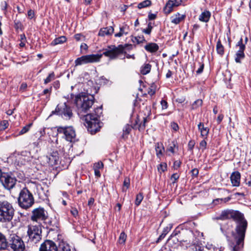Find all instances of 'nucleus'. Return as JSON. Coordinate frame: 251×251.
Returning <instances> with one entry per match:
<instances>
[{"label":"nucleus","instance_id":"f257e3e1","mask_svg":"<svg viewBox=\"0 0 251 251\" xmlns=\"http://www.w3.org/2000/svg\"><path fill=\"white\" fill-rule=\"evenodd\" d=\"M95 100L94 97L91 95L79 94L75 97V104L77 107L78 114L85 116V126L88 131L92 134L100 130L101 127L100 117L102 115L101 107H98L92 113L84 114L87 113L92 108Z\"/></svg>","mask_w":251,"mask_h":251},{"label":"nucleus","instance_id":"f03ea898","mask_svg":"<svg viewBox=\"0 0 251 251\" xmlns=\"http://www.w3.org/2000/svg\"><path fill=\"white\" fill-rule=\"evenodd\" d=\"M125 47L122 45L118 46L110 45L105 49H103L102 54H92L81 56L77 58L75 61V66L81 65L88 63L98 62L101 58L102 55L109 57L110 59H115L118 56L123 53L126 54L124 51Z\"/></svg>","mask_w":251,"mask_h":251},{"label":"nucleus","instance_id":"7ed1b4c3","mask_svg":"<svg viewBox=\"0 0 251 251\" xmlns=\"http://www.w3.org/2000/svg\"><path fill=\"white\" fill-rule=\"evenodd\" d=\"M233 219L237 221L236 230L240 238L244 236L247 227L248 223L243 214L238 211L226 209L222 211L221 214L213 218L214 220H225Z\"/></svg>","mask_w":251,"mask_h":251},{"label":"nucleus","instance_id":"20e7f679","mask_svg":"<svg viewBox=\"0 0 251 251\" xmlns=\"http://www.w3.org/2000/svg\"><path fill=\"white\" fill-rule=\"evenodd\" d=\"M233 228V223L231 221H228L226 224L221 225L220 227L221 230L225 233L226 236L231 234L234 238V242L230 244L232 251H242L244 246L245 233L243 238L241 239L237 232L236 228H235V232H234Z\"/></svg>","mask_w":251,"mask_h":251},{"label":"nucleus","instance_id":"39448f33","mask_svg":"<svg viewBox=\"0 0 251 251\" xmlns=\"http://www.w3.org/2000/svg\"><path fill=\"white\" fill-rule=\"evenodd\" d=\"M15 210L12 203L7 201H0V222L7 223L12 221Z\"/></svg>","mask_w":251,"mask_h":251},{"label":"nucleus","instance_id":"423d86ee","mask_svg":"<svg viewBox=\"0 0 251 251\" xmlns=\"http://www.w3.org/2000/svg\"><path fill=\"white\" fill-rule=\"evenodd\" d=\"M17 202L20 208L27 210L34 204V198L32 193L26 187H24L20 191Z\"/></svg>","mask_w":251,"mask_h":251},{"label":"nucleus","instance_id":"0eeeda50","mask_svg":"<svg viewBox=\"0 0 251 251\" xmlns=\"http://www.w3.org/2000/svg\"><path fill=\"white\" fill-rule=\"evenodd\" d=\"M39 251H71V249L65 242H60L57 246L52 241L47 240L41 244Z\"/></svg>","mask_w":251,"mask_h":251},{"label":"nucleus","instance_id":"6e6552de","mask_svg":"<svg viewBox=\"0 0 251 251\" xmlns=\"http://www.w3.org/2000/svg\"><path fill=\"white\" fill-rule=\"evenodd\" d=\"M150 120L149 115H147L146 117H141V115H138L135 121V123L133 124L132 126H130L129 125H126L123 128L124 134H128L131 128L134 129H138L140 131H144L145 129L146 124L149 122Z\"/></svg>","mask_w":251,"mask_h":251},{"label":"nucleus","instance_id":"1a4fd4ad","mask_svg":"<svg viewBox=\"0 0 251 251\" xmlns=\"http://www.w3.org/2000/svg\"><path fill=\"white\" fill-rule=\"evenodd\" d=\"M8 250L12 251H24L25 245L22 238L16 234H10L8 238Z\"/></svg>","mask_w":251,"mask_h":251},{"label":"nucleus","instance_id":"9d476101","mask_svg":"<svg viewBox=\"0 0 251 251\" xmlns=\"http://www.w3.org/2000/svg\"><path fill=\"white\" fill-rule=\"evenodd\" d=\"M52 114L60 116L65 120H69L73 116V112L71 107L66 102L58 104L54 111H52Z\"/></svg>","mask_w":251,"mask_h":251},{"label":"nucleus","instance_id":"9b49d317","mask_svg":"<svg viewBox=\"0 0 251 251\" xmlns=\"http://www.w3.org/2000/svg\"><path fill=\"white\" fill-rule=\"evenodd\" d=\"M57 134H63L65 140L71 143L77 141L75 130L72 126H58L56 127Z\"/></svg>","mask_w":251,"mask_h":251},{"label":"nucleus","instance_id":"f8f14e48","mask_svg":"<svg viewBox=\"0 0 251 251\" xmlns=\"http://www.w3.org/2000/svg\"><path fill=\"white\" fill-rule=\"evenodd\" d=\"M41 233L42 230L40 226H28L27 230V235L29 237L28 242L36 244L41 239Z\"/></svg>","mask_w":251,"mask_h":251},{"label":"nucleus","instance_id":"ddd939ff","mask_svg":"<svg viewBox=\"0 0 251 251\" xmlns=\"http://www.w3.org/2000/svg\"><path fill=\"white\" fill-rule=\"evenodd\" d=\"M0 181L4 188L10 190L15 186L17 179L15 176H12L10 174L3 173L0 178Z\"/></svg>","mask_w":251,"mask_h":251},{"label":"nucleus","instance_id":"4468645a","mask_svg":"<svg viewBox=\"0 0 251 251\" xmlns=\"http://www.w3.org/2000/svg\"><path fill=\"white\" fill-rule=\"evenodd\" d=\"M48 218V213L43 208L34 209L32 212L31 220L38 223L46 220Z\"/></svg>","mask_w":251,"mask_h":251},{"label":"nucleus","instance_id":"2eb2a0df","mask_svg":"<svg viewBox=\"0 0 251 251\" xmlns=\"http://www.w3.org/2000/svg\"><path fill=\"white\" fill-rule=\"evenodd\" d=\"M236 47H239V50L237 51L235 54V61L236 63H241V60L243 59L245 55L244 53V50H245V44H243V41L242 38H241L239 41L238 42Z\"/></svg>","mask_w":251,"mask_h":251},{"label":"nucleus","instance_id":"dca6fc26","mask_svg":"<svg viewBox=\"0 0 251 251\" xmlns=\"http://www.w3.org/2000/svg\"><path fill=\"white\" fill-rule=\"evenodd\" d=\"M182 0H169L163 7V12L166 15L170 14L174 8L179 6Z\"/></svg>","mask_w":251,"mask_h":251},{"label":"nucleus","instance_id":"f3484780","mask_svg":"<svg viewBox=\"0 0 251 251\" xmlns=\"http://www.w3.org/2000/svg\"><path fill=\"white\" fill-rule=\"evenodd\" d=\"M47 161L52 166L57 165L59 161L58 152L52 151L49 155L47 156Z\"/></svg>","mask_w":251,"mask_h":251},{"label":"nucleus","instance_id":"a211bd4d","mask_svg":"<svg viewBox=\"0 0 251 251\" xmlns=\"http://www.w3.org/2000/svg\"><path fill=\"white\" fill-rule=\"evenodd\" d=\"M30 152L28 151H21L20 154H18V163H21L22 165L25 164L26 162L30 161Z\"/></svg>","mask_w":251,"mask_h":251},{"label":"nucleus","instance_id":"6ab92c4d","mask_svg":"<svg viewBox=\"0 0 251 251\" xmlns=\"http://www.w3.org/2000/svg\"><path fill=\"white\" fill-rule=\"evenodd\" d=\"M233 186L238 187L240 184L241 174L238 171L233 172L230 177Z\"/></svg>","mask_w":251,"mask_h":251},{"label":"nucleus","instance_id":"aec40b11","mask_svg":"<svg viewBox=\"0 0 251 251\" xmlns=\"http://www.w3.org/2000/svg\"><path fill=\"white\" fill-rule=\"evenodd\" d=\"M199 131L201 132V136L203 139H206L209 132V129L204 126V124L200 122L198 125Z\"/></svg>","mask_w":251,"mask_h":251},{"label":"nucleus","instance_id":"412c9836","mask_svg":"<svg viewBox=\"0 0 251 251\" xmlns=\"http://www.w3.org/2000/svg\"><path fill=\"white\" fill-rule=\"evenodd\" d=\"M114 29L112 26L101 28L99 32L98 35L101 37L109 36L112 34Z\"/></svg>","mask_w":251,"mask_h":251},{"label":"nucleus","instance_id":"4be33fe9","mask_svg":"<svg viewBox=\"0 0 251 251\" xmlns=\"http://www.w3.org/2000/svg\"><path fill=\"white\" fill-rule=\"evenodd\" d=\"M129 26L126 24H123L120 26V31L115 34L116 37H121L124 35H127L129 32Z\"/></svg>","mask_w":251,"mask_h":251},{"label":"nucleus","instance_id":"5701e85b","mask_svg":"<svg viewBox=\"0 0 251 251\" xmlns=\"http://www.w3.org/2000/svg\"><path fill=\"white\" fill-rule=\"evenodd\" d=\"M144 48L147 51L153 53L156 52L159 50V46L156 43H149L145 46Z\"/></svg>","mask_w":251,"mask_h":251},{"label":"nucleus","instance_id":"b1692460","mask_svg":"<svg viewBox=\"0 0 251 251\" xmlns=\"http://www.w3.org/2000/svg\"><path fill=\"white\" fill-rule=\"evenodd\" d=\"M185 18V15H181L179 13H177L171 17V20L172 23L177 25L183 21Z\"/></svg>","mask_w":251,"mask_h":251},{"label":"nucleus","instance_id":"393cba45","mask_svg":"<svg viewBox=\"0 0 251 251\" xmlns=\"http://www.w3.org/2000/svg\"><path fill=\"white\" fill-rule=\"evenodd\" d=\"M155 149L156 156L160 158L165 151L163 144L159 142L156 143L155 145Z\"/></svg>","mask_w":251,"mask_h":251},{"label":"nucleus","instance_id":"a878e982","mask_svg":"<svg viewBox=\"0 0 251 251\" xmlns=\"http://www.w3.org/2000/svg\"><path fill=\"white\" fill-rule=\"evenodd\" d=\"M211 16V13L209 11L205 10L199 16V20L200 21L207 23L209 21Z\"/></svg>","mask_w":251,"mask_h":251},{"label":"nucleus","instance_id":"bb28decb","mask_svg":"<svg viewBox=\"0 0 251 251\" xmlns=\"http://www.w3.org/2000/svg\"><path fill=\"white\" fill-rule=\"evenodd\" d=\"M67 41V38L64 36H61L58 38H56L54 39L50 43V46H55L58 44H61Z\"/></svg>","mask_w":251,"mask_h":251},{"label":"nucleus","instance_id":"cd10ccee","mask_svg":"<svg viewBox=\"0 0 251 251\" xmlns=\"http://www.w3.org/2000/svg\"><path fill=\"white\" fill-rule=\"evenodd\" d=\"M8 247V240L0 232V250H4Z\"/></svg>","mask_w":251,"mask_h":251},{"label":"nucleus","instance_id":"c85d7f7f","mask_svg":"<svg viewBox=\"0 0 251 251\" xmlns=\"http://www.w3.org/2000/svg\"><path fill=\"white\" fill-rule=\"evenodd\" d=\"M151 65L149 63H145L140 68V73L143 75L149 74L151 70Z\"/></svg>","mask_w":251,"mask_h":251},{"label":"nucleus","instance_id":"c756f323","mask_svg":"<svg viewBox=\"0 0 251 251\" xmlns=\"http://www.w3.org/2000/svg\"><path fill=\"white\" fill-rule=\"evenodd\" d=\"M216 51L218 54L221 56H223L225 53V49L224 47L221 43V42L220 39H219L217 42L216 44Z\"/></svg>","mask_w":251,"mask_h":251},{"label":"nucleus","instance_id":"7c9ffc66","mask_svg":"<svg viewBox=\"0 0 251 251\" xmlns=\"http://www.w3.org/2000/svg\"><path fill=\"white\" fill-rule=\"evenodd\" d=\"M131 40L133 43H136L137 44L147 42V41L143 35L132 37Z\"/></svg>","mask_w":251,"mask_h":251},{"label":"nucleus","instance_id":"2f4dec72","mask_svg":"<svg viewBox=\"0 0 251 251\" xmlns=\"http://www.w3.org/2000/svg\"><path fill=\"white\" fill-rule=\"evenodd\" d=\"M151 5V1L150 0H145L138 3L137 7L142 9L150 6Z\"/></svg>","mask_w":251,"mask_h":251},{"label":"nucleus","instance_id":"473e14b6","mask_svg":"<svg viewBox=\"0 0 251 251\" xmlns=\"http://www.w3.org/2000/svg\"><path fill=\"white\" fill-rule=\"evenodd\" d=\"M55 78V74L54 72H50L48 76L44 80V83L45 84H47L50 83L51 81L54 80Z\"/></svg>","mask_w":251,"mask_h":251},{"label":"nucleus","instance_id":"72a5a7b5","mask_svg":"<svg viewBox=\"0 0 251 251\" xmlns=\"http://www.w3.org/2000/svg\"><path fill=\"white\" fill-rule=\"evenodd\" d=\"M202 104V100L201 99H198L195 100L191 105V110H196L201 106Z\"/></svg>","mask_w":251,"mask_h":251},{"label":"nucleus","instance_id":"f704fd0d","mask_svg":"<svg viewBox=\"0 0 251 251\" xmlns=\"http://www.w3.org/2000/svg\"><path fill=\"white\" fill-rule=\"evenodd\" d=\"M130 186V178L128 177H126L125 178L124 183H123V187L122 188V191L123 192H126V190Z\"/></svg>","mask_w":251,"mask_h":251},{"label":"nucleus","instance_id":"c9c22d12","mask_svg":"<svg viewBox=\"0 0 251 251\" xmlns=\"http://www.w3.org/2000/svg\"><path fill=\"white\" fill-rule=\"evenodd\" d=\"M143 195L142 193H139L136 195L135 204L138 206H139L143 199Z\"/></svg>","mask_w":251,"mask_h":251},{"label":"nucleus","instance_id":"e433bc0d","mask_svg":"<svg viewBox=\"0 0 251 251\" xmlns=\"http://www.w3.org/2000/svg\"><path fill=\"white\" fill-rule=\"evenodd\" d=\"M45 129L46 128H44L42 130H41L40 131V136L38 138V141L37 142H35L33 143V145L35 147H38L39 145V143L41 142V141L42 140V137L45 134Z\"/></svg>","mask_w":251,"mask_h":251},{"label":"nucleus","instance_id":"4c0bfd02","mask_svg":"<svg viewBox=\"0 0 251 251\" xmlns=\"http://www.w3.org/2000/svg\"><path fill=\"white\" fill-rule=\"evenodd\" d=\"M52 91V86H50L49 88L45 89L43 91V93L41 94V95H47L48 94V96L46 97V100H49L50 94L51 93Z\"/></svg>","mask_w":251,"mask_h":251},{"label":"nucleus","instance_id":"58836bf2","mask_svg":"<svg viewBox=\"0 0 251 251\" xmlns=\"http://www.w3.org/2000/svg\"><path fill=\"white\" fill-rule=\"evenodd\" d=\"M153 26L151 22H149L148 24V27L146 29H143L142 32L145 34L150 35Z\"/></svg>","mask_w":251,"mask_h":251},{"label":"nucleus","instance_id":"ea45409f","mask_svg":"<svg viewBox=\"0 0 251 251\" xmlns=\"http://www.w3.org/2000/svg\"><path fill=\"white\" fill-rule=\"evenodd\" d=\"M126 239V235L125 234L124 232H122L121 233L119 238V244H124Z\"/></svg>","mask_w":251,"mask_h":251},{"label":"nucleus","instance_id":"a19ab883","mask_svg":"<svg viewBox=\"0 0 251 251\" xmlns=\"http://www.w3.org/2000/svg\"><path fill=\"white\" fill-rule=\"evenodd\" d=\"M9 125L8 122L6 120H3L0 123V130H4L7 128Z\"/></svg>","mask_w":251,"mask_h":251},{"label":"nucleus","instance_id":"79ce46f5","mask_svg":"<svg viewBox=\"0 0 251 251\" xmlns=\"http://www.w3.org/2000/svg\"><path fill=\"white\" fill-rule=\"evenodd\" d=\"M32 124H29L24 126L19 132V135H22L26 133L29 130Z\"/></svg>","mask_w":251,"mask_h":251},{"label":"nucleus","instance_id":"37998d69","mask_svg":"<svg viewBox=\"0 0 251 251\" xmlns=\"http://www.w3.org/2000/svg\"><path fill=\"white\" fill-rule=\"evenodd\" d=\"M158 170L159 172H164L167 170V164L165 163H162L158 166Z\"/></svg>","mask_w":251,"mask_h":251},{"label":"nucleus","instance_id":"c03bdc74","mask_svg":"<svg viewBox=\"0 0 251 251\" xmlns=\"http://www.w3.org/2000/svg\"><path fill=\"white\" fill-rule=\"evenodd\" d=\"M14 27L16 30L19 29L21 30L22 27V24L19 20L14 21Z\"/></svg>","mask_w":251,"mask_h":251},{"label":"nucleus","instance_id":"a18cd8bd","mask_svg":"<svg viewBox=\"0 0 251 251\" xmlns=\"http://www.w3.org/2000/svg\"><path fill=\"white\" fill-rule=\"evenodd\" d=\"M176 143L175 142H173L172 145H171L170 146H169L168 147V148L167 149V151H170V152H172V153H174L175 152V148H176Z\"/></svg>","mask_w":251,"mask_h":251},{"label":"nucleus","instance_id":"49530a36","mask_svg":"<svg viewBox=\"0 0 251 251\" xmlns=\"http://www.w3.org/2000/svg\"><path fill=\"white\" fill-rule=\"evenodd\" d=\"M195 145L194 140H190L188 144V150L191 151H193V150Z\"/></svg>","mask_w":251,"mask_h":251},{"label":"nucleus","instance_id":"de8ad7c7","mask_svg":"<svg viewBox=\"0 0 251 251\" xmlns=\"http://www.w3.org/2000/svg\"><path fill=\"white\" fill-rule=\"evenodd\" d=\"M205 139H204L203 140L201 141L200 143V147L202 151H203L206 148L207 143L205 140Z\"/></svg>","mask_w":251,"mask_h":251},{"label":"nucleus","instance_id":"09e8293b","mask_svg":"<svg viewBox=\"0 0 251 251\" xmlns=\"http://www.w3.org/2000/svg\"><path fill=\"white\" fill-rule=\"evenodd\" d=\"M103 167V164L101 162H98L94 165V169L100 170L102 169Z\"/></svg>","mask_w":251,"mask_h":251},{"label":"nucleus","instance_id":"8fccbe9b","mask_svg":"<svg viewBox=\"0 0 251 251\" xmlns=\"http://www.w3.org/2000/svg\"><path fill=\"white\" fill-rule=\"evenodd\" d=\"M160 104L162 110L166 109L168 107V103L165 100H162L160 101Z\"/></svg>","mask_w":251,"mask_h":251},{"label":"nucleus","instance_id":"3c124183","mask_svg":"<svg viewBox=\"0 0 251 251\" xmlns=\"http://www.w3.org/2000/svg\"><path fill=\"white\" fill-rule=\"evenodd\" d=\"M181 162L180 160H176L174 163V168L175 170H177L180 166Z\"/></svg>","mask_w":251,"mask_h":251},{"label":"nucleus","instance_id":"603ef678","mask_svg":"<svg viewBox=\"0 0 251 251\" xmlns=\"http://www.w3.org/2000/svg\"><path fill=\"white\" fill-rule=\"evenodd\" d=\"M171 126L172 129H173L175 131H176L179 128L178 125L175 122L171 123Z\"/></svg>","mask_w":251,"mask_h":251},{"label":"nucleus","instance_id":"864d4df0","mask_svg":"<svg viewBox=\"0 0 251 251\" xmlns=\"http://www.w3.org/2000/svg\"><path fill=\"white\" fill-rule=\"evenodd\" d=\"M34 15H35L34 12L32 10L30 9L28 11L27 16H28V17L29 19H32V18H34Z\"/></svg>","mask_w":251,"mask_h":251},{"label":"nucleus","instance_id":"5fc2aeb1","mask_svg":"<svg viewBox=\"0 0 251 251\" xmlns=\"http://www.w3.org/2000/svg\"><path fill=\"white\" fill-rule=\"evenodd\" d=\"M60 81L59 80H55L52 83V86L56 90L58 89L60 87Z\"/></svg>","mask_w":251,"mask_h":251},{"label":"nucleus","instance_id":"6e6d98bb","mask_svg":"<svg viewBox=\"0 0 251 251\" xmlns=\"http://www.w3.org/2000/svg\"><path fill=\"white\" fill-rule=\"evenodd\" d=\"M179 177V176L177 173L173 174L171 176V179H174L173 183H174Z\"/></svg>","mask_w":251,"mask_h":251},{"label":"nucleus","instance_id":"4d7b16f0","mask_svg":"<svg viewBox=\"0 0 251 251\" xmlns=\"http://www.w3.org/2000/svg\"><path fill=\"white\" fill-rule=\"evenodd\" d=\"M192 175L193 176L197 177L199 174L198 169L195 168L191 171Z\"/></svg>","mask_w":251,"mask_h":251},{"label":"nucleus","instance_id":"13d9d810","mask_svg":"<svg viewBox=\"0 0 251 251\" xmlns=\"http://www.w3.org/2000/svg\"><path fill=\"white\" fill-rule=\"evenodd\" d=\"M7 6H8V4L6 2V1H4L1 2V7L2 10H3L4 11H6V9L7 8Z\"/></svg>","mask_w":251,"mask_h":251},{"label":"nucleus","instance_id":"bf43d9fd","mask_svg":"<svg viewBox=\"0 0 251 251\" xmlns=\"http://www.w3.org/2000/svg\"><path fill=\"white\" fill-rule=\"evenodd\" d=\"M26 88H27V84H26V83H23L21 85L19 89H20V91H21L23 92V91L25 90Z\"/></svg>","mask_w":251,"mask_h":251},{"label":"nucleus","instance_id":"052dcab7","mask_svg":"<svg viewBox=\"0 0 251 251\" xmlns=\"http://www.w3.org/2000/svg\"><path fill=\"white\" fill-rule=\"evenodd\" d=\"M200 68L197 71V73L198 74H200L201 73L203 72V68H204V64H203L200 63Z\"/></svg>","mask_w":251,"mask_h":251},{"label":"nucleus","instance_id":"680f3d73","mask_svg":"<svg viewBox=\"0 0 251 251\" xmlns=\"http://www.w3.org/2000/svg\"><path fill=\"white\" fill-rule=\"evenodd\" d=\"M156 14H152L151 13H149L148 15V18L149 20H153L156 19Z\"/></svg>","mask_w":251,"mask_h":251},{"label":"nucleus","instance_id":"e2e57ef3","mask_svg":"<svg viewBox=\"0 0 251 251\" xmlns=\"http://www.w3.org/2000/svg\"><path fill=\"white\" fill-rule=\"evenodd\" d=\"M71 213L74 217H76L78 215V211L75 208H73L71 210Z\"/></svg>","mask_w":251,"mask_h":251},{"label":"nucleus","instance_id":"0e129e2a","mask_svg":"<svg viewBox=\"0 0 251 251\" xmlns=\"http://www.w3.org/2000/svg\"><path fill=\"white\" fill-rule=\"evenodd\" d=\"M95 201V200L93 198H90L88 201V205L91 206Z\"/></svg>","mask_w":251,"mask_h":251},{"label":"nucleus","instance_id":"69168bd1","mask_svg":"<svg viewBox=\"0 0 251 251\" xmlns=\"http://www.w3.org/2000/svg\"><path fill=\"white\" fill-rule=\"evenodd\" d=\"M223 118H224V116L222 114H220L218 116V118L217 119L218 124H220L222 122V121L223 119Z\"/></svg>","mask_w":251,"mask_h":251},{"label":"nucleus","instance_id":"338daca9","mask_svg":"<svg viewBox=\"0 0 251 251\" xmlns=\"http://www.w3.org/2000/svg\"><path fill=\"white\" fill-rule=\"evenodd\" d=\"M171 227H168L166 226L163 229V233H165V234L166 235V234L169 232V231L170 230Z\"/></svg>","mask_w":251,"mask_h":251},{"label":"nucleus","instance_id":"774afa93","mask_svg":"<svg viewBox=\"0 0 251 251\" xmlns=\"http://www.w3.org/2000/svg\"><path fill=\"white\" fill-rule=\"evenodd\" d=\"M94 170L95 176L97 177H100V170H98V169H94Z\"/></svg>","mask_w":251,"mask_h":251}]
</instances>
